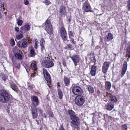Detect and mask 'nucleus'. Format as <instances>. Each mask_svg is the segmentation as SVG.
Instances as JSON below:
<instances>
[{"mask_svg":"<svg viewBox=\"0 0 130 130\" xmlns=\"http://www.w3.org/2000/svg\"><path fill=\"white\" fill-rule=\"evenodd\" d=\"M10 96L5 90H2L0 91V101L4 103L7 102L10 99Z\"/></svg>","mask_w":130,"mask_h":130,"instance_id":"obj_1","label":"nucleus"},{"mask_svg":"<svg viewBox=\"0 0 130 130\" xmlns=\"http://www.w3.org/2000/svg\"><path fill=\"white\" fill-rule=\"evenodd\" d=\"M85 101L84 97L80 95L76 96L75 99V102L77 105L81 106L84 103Z\"/></svg>","mask_w":130,"mask_h":130,"instance_id":"obj_2","label":"nucleus"},{"mask_svg":"<svg viewBox=\"0 0 130 130\" xmlns=\"http://www.w3.org/2000/svg\"><path fill=\"white\" fill-rule=\"evenodd\" d=\"M72 92L75 95H81L83 93L82 89L77 86L74 85L73 86H72Z\"/></svg>","mask_w":130,"mask_h":130,"instance_id":"obj_3","label":"nucleus"},{"mask_svg":"<svg viewBox=\"0 0 130 130\" xmlns=\"http://www.w3.org/2000/svg\"><path fill=\"white\" fill-rule=\"evenodd\" d=\"M30 67L33 71L31 73V76L32 77H35L37 75L36 71L37 69L36 62L35 61L32 62Z\"/></svg>","mask_w":130,"mask_h":130,"instance_id":"obj_4","label":"nucleus"},{"mask_svg":"<svg viewBox=\"0 0 130 130\" xmlns=\"http://www.w3.org/2000/svg\"><path fill=\"white\" fill-rule=\"evenodd\" d=\"M60 34L63 42L66 41L67 39L68 36L67 33L63 27H62L60 29Z\"/></svg>","mask_w":130,"mask_h":130,"instance_id":"obj_5","label":"nucleus"},{"mask_svg":"<svg viewBox=\"0 0 130 130\" xmlns=\"http://www.w3.org/2000/svg\"><path fill=\"white\" fill-rule=\"evenodd\" d=\"M72 120L70 123L72 125L75 126L79 125L80 124L79 118L75 115L70 118Z\"/></svg>","mask_w":130,"mask_h":130,"instance_id":"obj_6","label":"nucleus"},{"mask_svg":"<svg viewBox=\"0 0 130 130\" xmlns=\"http://www.w3.org/2000/svg\"><path fill=\"white\" fill-rule=\"evenodd\" d=\"M45 25L46 27V30L48 33H52L53 29L51 24L50 21L49 20H47L45 22Z\"/></svg>","mask_w":130,"mask_h":130,"instance_id":"obj_7","label":"nucleus"},{"mask_svg":"<svg viewBox=\"0 0 130 130\" xmlns=\"http://www.w3.org/2000/svg\"><path fill=\"white\" fill-rule=\"evenodd\" d=\"M73 61L75 66L77 65V63L79 61L80 59L78 56L75 55H73L72 56L70 57Z\"/></svg>","mask_w":130,"mask_h":130,"instance_id":"obj_8","label":"nucleus"},{"mask_svg":"<svg viewBox=\"0 0 130 130\" xmlns=\"http://www.w3.org/2000/svg\"><path fill=\"white\" fill-rule=\"evenodd\" d=\"M59 12L60 16L62 17H64L67 13L66 8L63 6L60 7Z\"/></svg>","mask_w":130,"mask_h":130,"instance_id":"obj_9","label":"nucleus"},{"mask_svg":"<svg viewBox=\"0 0 130 130\" xmlns=\"http://www.w3.org/2000/svg\"><path fill=\"white\" fill-rule=\"evenodd\" d=\"M54 64L51 61L46 60L43 63V66L45 67L50 68L53 67Z\"/></svg>","mask_w":130,"mask_h":130,"instance_id":"obj_10","label":"nucleus"},{"mask_svg":"<svg viewBox=\"0 0 130 130\" xmlns=\"http://www.w3.org/2000/svg\"><path fill=\"white\" fill-rule=\"evenodd\" d=\"M91 8L89 4L86 2L84 3L82 9L84 11L86 12H91L90 11Z\"/></svg>","mask_w":130,"mask_h":130,"instance_id":"obj_11","label":"nucleus"},{"mask_svg":"<svg viewBox=\"0 0 130 130\" xmlns=\"http://www.w3.org/2000/svg\"><path fill=\"white\" fill-rule=\"evenodd\" d=\"M32 104L31 106L36 107L37 106L39 103L38 98L36 96H34L31 98Z\"/></svg>","mask_w":130,"mask_h":130,"instance_id":"obj_12","label":"nucleus"},{"mask_svg":"<svg viewBox=\"0 0 130 130\" xmlns=\"http://www.w3.org/2000/svg\"><path fill=\"white\" fill-rule=\"evenodd\" d=\"M31 111L33 118H36L38 116V113L36 107L31 106Z\"/></svg>","mask_w":130,"mask_h":130,"instance_id":"obj_13","label":"nucleus"},{"mask_svg":"<svg viewBox=\"0 0 130 130\" xmlns=\"http://www.w3.org/2000/svg\"><path fill=\"white\" fill-rule=\"evenodd\" d=\"M109 63L107 62H105L103 65L102 68V71L104 73H106L108 69Z\"/></svg>","mask_w":130,"mask_h":130,"instance_id":"obj_14","label":"nucleus"},{"mask_svg":"<svg viewBox=\"0 0 130 130\" xmlns=\"http://www.w3.org/2000/svg\"><path fill=\"white\" fill-rule=\"evenodd\" d=\"M127 62H125L123 64V66L121 72V77H122L125 74L127 70Z\"/></svg>","mask_w":130,"mask_h":130,"instance_id":"obj_15","label":"nucleus"},{"mask_svg":"<svg viewBox=\"0 0 130 130\" xmlns=\"http://www.w3.org/2000/svg\"><path fill=\"white\" fill-rule=\"evenodd\" d=\"M68 35L69 36V37L70 39V41H71L72 43L74 44H75V42L74 41V40L73 38L74 37L73 35V33L72 31H68Z\"/></svg>","mask_w":130,"mask_h":130,"instance_id":"obj_16","label":"nucleus"},{"mask_svg":"<svg viewBox=\"0 0 130 130\" xmlns=\"http://www.w3.org/2000/svg\"><path fill=\"white\" fill-rule=\"evenodd\" d=\"M96 71V67L94 66H92L90 71V74L92 76H95V75Z\"/></svg>","mask_w":130,"mask_h":130,"instance_id":"obj_17","label":"nucleus"},{"mask_svg":"<svg viewBox=\"0 0 130 130\" xmlns=\"http://www.w3.org/2000/svg\"><path fill=\"white\" fill-rule=\"evenodd\" d=\"M44 77L48 83L47 85L49 87H51L52 86V85L51 84V78L50 74Z\"/></svg>","mask_w":130,"mask_h":130,"instance_id":"obj_18","label":"nucleus"},{"mask_svg":"<svg viewBox=\"0 0 130 130\" xmlns=\"http://www.w3.org/2000/svg\"><path fill=\"white\" fill-rule=\"evenodd\" d=\"M20 29L22 31H28L30 29L29 25L28 24H26L24 26L21 27Z\"/></svg>","mask_w":130,"mask_h":130,"instance_id":"obj_19","label":"nucleus"},{"mask_svg":"<svg viewBox=\"0 0 130 130\" xmlns=\"http://www.w3.org/2000/svg\"><path fill=\"white\" fill-rule=\"evenodd\" d=\"M59 84V83L57 84L58 85L57 86V92L59 98L60 99H61L62 98L63 94L62 91L59 88V85H58Z\"/></svg>","mask_w":130,"mask_h":130,"instance_id":"obj_20","label":"nucleus"},{"mask_svg":"<svg viewBox=\"0 0 130 130\" xmlns=\"http://www.w3.org/2000/svg\"><path fill=\"white\" fill-rule=\"evenodd\" d=\"M113 38L112 35L111 33H109L106 36L105 39L106 41H108L111 40Z\"/></svg>","mask_w":130,"mask_h":130,"instance_id":"obj_21","label":"nucleus"},{"mask_svg":"<svg viewBox=\"0 0 130 130\" xmlns=\"http://www.w3.org/2000/svg\"><path fill=\"white\" fill-rule=\"evenodd\" d=\"M105 87L107 90H109L111 87L110 83L109 82H106L105 83Z\"/></svg>","mask_w":130,"mask_h":130,"instance_id":"obj_22","label":"nucleus"},{"mask_svg":"<svg viewBox=\"0 0 130 130\" xmlns=\"http://www.w3.org/2000/svg\"><path fill=\"white\" fill-rule=\"evenodd\" d=\"M63 80L66 86H67L69 84L70 81L68 78L66 77H64Z\"/></svg>","mask_w":130,"mask_h":130,"instance_id":"obj_23","label":"nucleus"},{"mask_svg":"<svg viewBox=\"0 0 130 130\" xmlns=\"http://www.w3.org/2000/svg\"><path fill=\"white\" fill-rule=\"evenodd\" d=\"M10 86L12 89L15 91L17 89V87L15 84L13 83H10Z\"/></svg>","mask_w":130,"mask_h":130,"instance_id":"obj_24","label":"nucleus"},{"mask_svg":"<svg viewBox=\"0 0 130 130\" xmlns=\"http://www.w3.org/2000/svg\"><path fill=\"white\" fill-rule=\"evenodd\" d=\"M68 112L70 116V118L75 115V112L71 110H68Z\"/></svg>","mask_w":130,"mask_h":130,"instance_id":"obj_25","label":"nucleus"},{"mask_svg":"<svg viewBox=\"0 0 130 130\" xmlns=\"http://www.w3.org/2000/svg\"><path fill=\"white\" fill-rule=\"evenodd\" d=\"M87 88L88 91L90 93H92L94 92V89L92 87L90 86H87Z\"/></svg>","mask_w":130,"mask_h":130,"instance_id":"obj_26","label":"nucleus"},{"mask_svg":"<svg viewBox=\"0 0 130 130\" xmlns=\"http://www.w3.org/2000/svg\"><path fill=\"white\" fill-rule=\"evenodd\" d=\"M113 106V105L110 103H109L107 106V109L108 110H111L112 109Z\"/></svg>","mask_w":130,"mask_h":130,"instance_id":"obj_27","label":"nucleus"},{"mask_svg":"<svg viewBox=\"0 0 130 130\" xmlns=\"http://www.w3.org/2000/svg\"><path fill=\"white\" fill-rule=\"evenodd\" d=\"M15 56L18 59H22V56L20 53H17L14 54Z\"/></svg>","mask_w":130,"mask_h":130,"instance_id":"obj_28","label":"nucleus"},{"mask_svg":"<svg viewBox=\"0 0 130 130\" xmlns=\"http://www.w3.org/2000/svg\"><path fill=\"white\" fill-rule=\"evenodd\" d=\"M43 73L44 77L46 76H48V75H49V73L48 72L47 70L45 69H43Z\"/></svg>","mask_w":130,"mask_h":130,"instance_id":"obj_29","label":"nucleus"},{"mask_svg":"<svg viewBox=\"0 0 130 130\" xmlns=\"http://www.w3.org/2000/svg\"><path fill=\"white\" fill-rule=\"evenodd\" d=\"M28 43L26 41H24L22 43V46L23 48L26 47Z\"/></svg>","mask_w":130,"mask_h":130,"instance_id":"obj_30","label":"nucleus"},{"mask_svg":"<svg viewBox=\"0 0 130 130\" xmlns=\"http://www.w3.org/2000/svg\"><path fill=\"white\" fill-rule=\"evenodd\" d=\"M127 53L129 55V58L130 57V44L128 45L127 49Z\"/></svg>","mask_w":130,"mask_h":130,"instance_id":"obj_31","label":"nucleus"},{"mask_svg":"<svg viewBox=\"0 0 130 130\" xmlns=\"http://www.w3.org/2000/svg\"><path fill=\"white\" fill-rule=\"evenodd\" d=\"M45 44V41L44 39L43 38H41L40 40V45H44Z\"/></svg>","mask_w":130,"mask_h":130,"instance_id":"obj_32","label":"nucleus"},{"mask_svg":"<svg viewBox=\"0 0 130 130\" xmlns=\"http://www.w3.org/2000/svg\"><path fill=\"white\" fill-rule=\"evenodd\" d=\"M30 52L31 54V56H35V51L32 48L30 50Z\"/></svg>","mask_w":130,"mask_h":130,"instance_id":"obj_33","label":"nucleus"},{"mask_svg":"<svg viewBox=\"0 0 130 130\" xmlns=\"http://www.w3.org/2000/svg\"><path fill=\"white\" fill-rule=\"evenodd\" d=\"M22 20H18L17 22V24L19 26H21L23 23Z\"/></svg>","mask_w":130,"mask_h":130,"instance_id":"obj_34","label":"nucleus"},{"mask_svg":"<svg viewBox=\"0 0 130 130\" xmlns=\"http://www.w3.org/2000/svg\"><path fill=\"white\" fill-rule=\"evenodd\" d=\"M23 37V35L22 34H18L16 38L17 39H21Z\"/></svg>","mask_w":130,"mask_h":130,"instance_id":"obj_35","label":"nucleus"},{"mask_svg":"<svg viewBox=\"0 0 130 130\" xmlns=\"http://www.w3.org/2000/svg\"><path fill=\"white\" fill-rule=\"evenodd\" d=\"M10 44L12 46H13L15 44V42L13 39H11L10 41Z\"/></svg>","mask_w":130,"mask_h":130,"instance_id":"obj_36","label":"nucleus"},{"mask_svg":"<svg viewBox=\"0 0 130 130\" xmlns=\"http://www.w3.org/2000/svg\"><path fill=\"white\" fill-rule=\"evenodd\" d=\"M73 46L71 44H69L67 45V46L66 47V48L67 49L68 48L69 49L72 48Z\"/></svg>","mask_w":130,"mask_h":130,"instance_id":"obj_37","label":"nucleus"},{"mask_svg":"<svg viewBox=\"0 0 130 130\" xmlns=\"http://www.w3.org/2000/svg\"><path fill=\"white\" fill-rule=\"evenodd\" d=\"M122 128L123 130H126L127 128V127L126 125L124 124L122 125Z\"/></svg>","mask_w":130,"mask_h":130,"instance_id":"obj_38","label":"nucleus"},{"mask_svg":"<svg viewBox=\"0 0 130 130\" xmlns=\"http://www.w3.org/2000/svg\"><path fill=\"white\" fill-rule=\"evenodd\" d=\"M44 3L47 5H48L50 4L49 0H44Z\"/></svg>","mask_w":130,"mask_h":130,"instance_id":"obj_39","label":"nucleus"},{"mask_svg":"<svg viewBox=\"0 0 130 130\" xmlns=\"http://www.w3.org/2000/svg\"><path fill=\"white\" fill-rule=\"evenodd\" d=\"M127 6L128 10H130V0H129L128 2Z\"/></svg>","mask_w":130,"mask_h":130,"instance_id":"obj_40","label":"nucleus"},{"mask_svg":"<svg viewBox=\"0 0 130 130\" xmlns=\"http://www.w3.org/2000/svg\"><path fill=\"white\" fill-rule=\"evenodd\" d=\"M12 61L14 65H16V62L15 59L13 58L12 59Z\"/></svg>","mask_w":130,"mask_h":130,"instance_id":"obj_41","label":"nucleus"},{"mask_svg":"<svg viewBox=\"0 0 130 130\" xmlns=\"http://www.w3.org/2000/svg\"><path fill=\"white\" fill-rule=\"evenodd\" d=\"M15 66L18 69H19L20 68V64L18 63L17 64L16 63V65Z\"/></svg>","mask_w":130,"mask_h":130,"instance_id":"obj_42","label":"nucleus"},{"mask_svg":"<svg viewBox=\"0 0 130 130\" xmlns=\"http://www.w3.org/2000/svg\"><path fill=\"white\" fill-rule=\"evenodd\" d=\"M24 4L26 5H27L29 4V2L27 0H24Z\"/></svg>","mask_w":130,"mask_h":130,"instance_id":"obj_43","label":"nucleus"},{"mask_svg":"<svg viewBox=\"0 0 130 130\" xmlns=\"http://www.w3.org/2000/svg\"><path fill=\"white\" fill-rule=\"evenodd\" d=\"M38 41H35V44L34 45V47L36 49H37L38 47Z\"/></svg>","mask_w":130,"mask_h":130,"instance_id":"obj_44","label":"nucleus"},{"mask_svg":"<svg viewBox=\"0 0 130 130\" xmlns=\"http://www.w3.org/2000/svg\"><path fill=\"white\" fill-rule=\"evenodd\" d=\"M127 78L129 79H130V73H129L128 71L127 73Z\"/></svg>","mask_w":130,"mask_h":130,"instance_id":"obj_45","label":"nucleus"},{"mask_svg":"<svg viewBox=\"0 0 130 130\" xmlns=\"http://www.w3.org/2000/svg\"><path fill=\"white\" fill-rule=\"evenodd\" d=\"M95 119L94 118H92V123L94 124L95 123Z\"/></svg>","mask_w":130,"mask_h":130,"instance_id":"obj_46","label":"nucleus"},{"mask_svg":"<svg viewBox=\"0 0 130 130\" xmlns=\"http://www.w3.org/2000/svg\"><path fill=\"white\" fill-rule=\"evenodd\" d=\"M44 45H40V46L41 47V48L42 51H43V50H44L45 48V47L44 46Z\"/></svg>","mask_w":130,"mask_h":130,"instance_id":"obj_47","label":"nucleus"},{"mask_svg":"<svg viewBox=\"0 0 130 130\" xmlns=\"http://www.w3.org/2000/svg\"><path fill=\"white\" fill-rule=\"evenodd\" d=\"M2 78L5 81L6 79V77L5 75H3L2 76Z\"/></svg>","mask_w":130,"mask_h":130,"instance_id":"obj_48","label":"nucleus"},{"mask_svg":"<svg viewBox=\"0 0 130 130\" xmlns=\"http://www.w3.org/2000/svg\"><path fill=\"white\" fill-rule=\"evenodd\" d=\"M15 31H16L17 32H18L19 30V28L17 27H16L15 28Z\"/></svg>","mask_w":130,"mask_h":130,"instance_id":"obj_49","label":"nucleus"},{"mask_svg":"<svg viewBox=\"0 0 130 130\" xmlns=\"http://www.w3.org/2000/svg\"><path fill=\"white\" fill-rule=\"evenodd\" d=\"M2 4L1 0H0V11L2 10Z\"/></svg>","mask_w":130,"mask_h":130,"instance_id":"obj_50","label":"nucleus"},{"mask_svg":"<svg viewBox=\"0 0 130 130\" xmlns=\"http://www.w3.org/2000/svg\"><path fill=\"white\" fill-rule=\"evenodd\" d=\"M38 109L39 110V112H40V113L42 114V111L41 110L40 108H38Z\"/></svg>","mask_w":130,"mask_h":130,"instance_id":"obj_51","label":"nucleus"},{"mask_svg":"<svg viewBox=\"0 0 130 130\" xmlns=\"http://www.w3.org/2000/svg\"><path fill=\"white\" fill-rule=\"evenodd\" d=\"M5 128L3 127H0V130H5Z\"/></svg>","mask_w":130,"mask_h":130,"instance_id":"obj_52","label":"nucleus"},{"mask_svg":"<svg viewBox=\"0 0 130 130\" xmlns=\"http://www.w3.org/2000/svg\"><path fill=\"white\" fill-rule=\"evenodd\" d=\"M79 39H80L79 40L81 41L82 42L84 40L82 38L80 37L79 38Z\"/></svg>","mask_w":130,"mask_h":130,"instance_id":"obj_53","label":"nucleus"},{"mask_svg":"<svg viewBox=\"0 0 130 130\" xmlns=\"http://www.w3.org/2000/svg\"><path fill=\"white\" fill-rule=\"evenodd\" d=\"M71 18L70 17L68 19V21L69 22H70V21H71Z\"/></svg>","mask_w":130,"mask_h":130,"instance_id":"obj_54","label":"nucleus"},{"mask_svg":"<svg viewBox=\"0 0 130 130\" xmlns=\"http://www.w3.org/2000/svg\"><path fill=\"white\" fill-rule=\"evenodd\" d=\"M110 100L111 101H112L114 100V99L113 98H111L110 99Z\"/></svg>","mask_w":130,"mask_h":130,"instance_id":"obj_55","label":"nucleus"},{"mask_svg":"<svg viewBox=\"0 0 130 130\" xmlns=\"http://www.w3.org/2000/svg\"><path fill=\"white\" fill-rule=\"evenodd\" d=\"M117 101V99L116 98L114 97V102H116Z\"/></svg>","mask_w":130,"mask_h":130,"instance_id":"obj_56","label":"nucleus"},{"mask_svg":"<svg viewBox=\"0 0 130 130\" xmlns=\"http://www.w3.org/2000/svg\"><path fill=\"white\" fill-rule=\"evenodd\" d=\"M59 130H60V129H59ZM60 130H64L63 128L62 127H60Z\"/></svg>","mask_w":130,"mask_h":130,"instance_id":"obj_57","label":"nucleus"},{"mask_svg":"<svg viewBox=\"0 0 130 130\" xmlns=\"http://www.w3.org/2000/svg\"><path fill=\"white\" fill-rule=\"evenodd\" d=\"M46 114L44 113L43 114V117H44L45 118H46Z\"/></svg>","mask_w":130,"mask_h":130,"instance_id":"obj_58","label":"nucleus"},{"mask_svg":"<svg viewBox=\"0 0 130 130\" xmlns=\"http://www.w3.org/2000/svg\"><path fill=\"white\" fill-rule=\"evenodd\" d=\"M53 115H52V114H51V117H53Z\"/></svg>","mask_w":130,"mask_h":130,"instance_id":"obj_59","label":"nucleus"},{"mask_svg":"<svg viewBox=\"0 0 130 130\" xmlns=\"http://www.w3.org/2000/svg\"><path fill=\"white\" fill-rule=\"evenodd\" d=\"M1 17H1V13H0V18H1Z\"/></svg>","mask_w":130,"mask_h":130,"instance_id":"obj_60","label":"nucleus"},{"mask_svg":"<svg viewBox=\"0 0 130 130\" xmlns=\"http://www.w3.org/2000/svg\"><path fill=\"white\" fill-rule=\"evenodd\" d=\"M83 44H81L80 45V46H82L83 44Z\"/></svg>","mask_w":130,"mask_h":130,"instance_id":"obj_61","label":"nucleus"},{"mask_svg":"<svg viewBox=\"0 0 130 130\" xmlns=\"http://www.w3.org/2000/svg\"><path fill=\"white\" fill-rule=\"evenodd\" d=\"M32 86H31H31H29V87H30V88H31L32 89V88L31 87Z\"/></svg>","mask_w":130,"mask_h":130,"instance_id":"obj_62","label":"nucleus"},{"mask_svg":"<svg viewBox=\"0 0 130 130\" xmlns=\"http://www.w3.org/2000/svg\"><path fill=\"white\" fill-rule=\"evenodd\" d=\"M36 121H37V120H36Z\"/></svg>","mask_w":130,"mask_h":130,"instance_id":"obj_63","label":"nucleus"},{"mask_svg":"<svg viewBox=\"0 0 130 130\" xmlns=\"http://www.w3.org/2000/svg\"><path fill=\"white\" fill-rule=\"evenodd\" d=\"M83 0H82V1H83Z\"/></svg>","mask_w":130,"mask_h":130,"instance_id":"obj_64","label":"nucleus"}]
</instances>
